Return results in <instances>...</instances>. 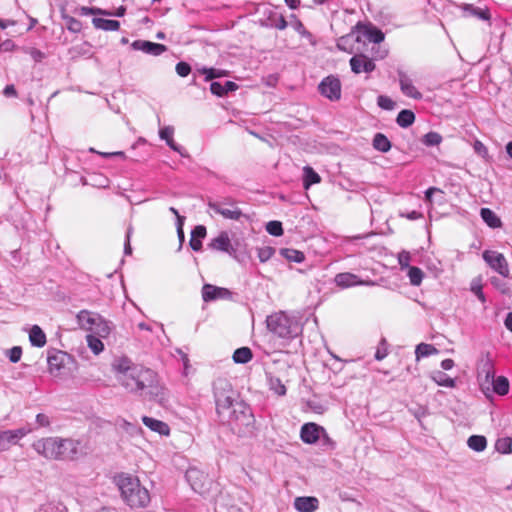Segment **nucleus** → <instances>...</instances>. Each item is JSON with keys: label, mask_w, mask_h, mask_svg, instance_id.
Masks as SVG:
<instances>
[{"label": "nucleus", "mask_w": 512, "mask_h": 512, "mask_svg": "<svg viewBox=\"0 0 512 512\" xmlns=\"http://www.w3.org/2000/svg\"><path fill=\"white\" fill-rule=\"evenodd\" d=\"M22 349L19 346H14L8 350V357L12 363H17L21 359Z\"/></svg>", "instance_id": "864d4df0"}, {"label": "nucleus", "mask_w": 512, "mask_h": 512, "mask_svg": "<svg viewBox=\"0 0 512 512\" xmlns=\"http://www.w3.org/2000/svg\"><path fill=\"white\" fill-rule=\"evenodd\" d=\"M3 94L6 97H15L17 95V92L14 85H7L3 90Z\"/></svg>", "instance_id": "69168bd1"}, {"label": "nucleus", "mask_w": 512, "mask_h": 512, "mask_svg": "<svg viewBox=\"0 0 512 512\" xmlns=\"http://www.w3.org/2000/svg\"><path fill=\"white\" fill-rule=\"evenodd\" d=\"M190 247L194 251H200L202 248V239L191 238L190 239Z\"/></svg>", "instance_id": "338daca9"}, {"label": "nucleus", "mask_w": 512, "mask_h": 512, "mask_svg": "<svg viewBox=\"0 0 512 512\" xmlns=\"http://www.w3.org/2000/svg\"><path fill=\"white\" fill-rule=\"evenodd\" d=\"M320 441L325 450H333L336 447L335 441L329 437L325 429L324 433H321Z\"/></svg>", "instance_id": "3c124183"}, {"label": "nucleus", "mask_w": 512, "mask_h": 512, "mask_svg": "<svg viewBox=\"0 0 512 512\" xmlns=\"http://www.w3.org/2000/svg\"><path fill=\"white\" fill-rule=\"evenodd\" d=\"M267 327L273 334L283 339H294L302 333L299 322L283 312L268 316Z\"/></svg>", "instance_id": "423d86ee"}, {"label": "nucleus", "mask_w": 512, "mask_h": 512, "mask_svg": "<svg viewBox=\"0 0 512 512\" xmlns=\"http://www.w3.org/2000/svg\"><path fill=\"white\" fill-rule=\"evenodd\" d=\"M29 340L32 346L40 348L46 344V335L38 325H33L29 332Z\"/></svg>", "instance_id": "bb28decb"}, {"label": "nucleus", "mask_w": 512, "mask_h": 512, "mask_svg": "<svg viewBox=\"0 0 512 512\" xmlns=\"http://www.w3.org/2000/svg\"><path fill=\"white\" fill-rule=\"evenodd\" d=\"M175 69H176L177 74L179 76H181V77H186L191 72V67L186 62H179V63H177Z\"/></svg>", "instance_id": "5fc2aeb1"}, {"label": "nucleus", "mask_w": 512, "mask_h": 512, "mask_svg": "<svg viewBox=\"0 0 512 512\" xmlns=\"http://www.w3.org/2000/svg\"><path fill=\"white\" fill-rule=\"evenodd\" d=\"M485 262L503 277L509 274V268L506 258L497 251L486 250L482 254Z\"/></svg>", "instance_id": "9d476101"}, {"label": "nucleus", "mask_w": 512, "mask_h": 512, "mask_svg": "<svg viewBox=\"0 0 512 512\" xmlns=\"http://www.w3.org/2000/svg\"><path fill=\"white\" fill-rule=\"evenodd\" d=\"M201 477H203V474L197 469H189L186 472L187 481L191 484L192 489L199 493H203V485L197 482Z\"/></svg>", "instance_id": "2f4dec72"}, {"label": "nucleus", "mask_w": 512, "mask_h": 512, "mask_svg": "<svg viewBox=\"0 0 512 512\" xmlns=\"http://www.w3.org/2000/svg\"><path fill=\"white\" fill-rule=\"evenodd\" d=\"M287 25V21L283 16H280L277 20H274V27L279 30H284Z\"/></svg>", "instance_id": "0e129e2a"}, {"label": "nucleus", "mask_w": 512, "mask_h": 512, "mask_svg": "<svg viewBox=\"0 0 512 512\" xmlns=\"http://www.w3.org/2000/svg\"><path fill=\"white\" fill-rule=\"evenodd\" d=\"M69 355L60 350H51L48 352L47 362L50 374L59 376L62 369L66 366Z\"/></svg>", "instance_id": "f8f14e48"}, {"label": "nucleus", "mask_w": 512, "mask_h": 512, "mask_svg": "<svg viewBox=\"0 0 512 512\" xmlns=\"http://www.w3.org/2000/svg\"><path fill=\"white\" fill-rule=\"evenodd\" d=\"M410 261H411V255L408 251L402 250L398 254V263L400 265L401 270L409 269V267H411Z\"/></svg>", "instance_id": "09e8293b"}, {"label": "nucleus", "mask_w": 512, "mask_h": 512, "mask_svg": "<svg viewBox=\"0 0 512 512\" xmlns=\"http://www.w3.org/2000/svg\"><path fill=\"white\" fill-rule=\"evenodd\" d=\"M174 135V127L173 126H165L159 130V137L161 140L166 141L170 139Z\"/></svg>", "instance_id": "4d7b16f0"}, {"label": "nucleus", "mask_w": 512, "mask_h": 512, "mask_svg": "<svg viewBox=\"0 0 512 512\" xmlns=\"http://www.w3.org/2000/svg\"><path fill=\"white\" fill-rule=\"evenodd\" d=\"M132 233H133V227L130 225L127 228L126 239H125V243H124V254L125 255H131L132 254V247H131V244H130V239H131Z\"/></svg>", "instance_id": "6e6d98bb"}, {"label": "nucleus", "mask_w": 512, "mask_h": 512, "mask_svg": "<svg viewBox=\"0 0 512 512\" xmlns=\"http://www.w3.org/2000/svg\"><path fill=\"white\" fill-rule=\"evenodd\" d=\"M280 254L290 262L301 263L304 261V253L295 249L282 248Z\"/></svg>", "instance_id": "f704fd0d"}, {"label": "nucleus", "mask_w": 512, "mask_h": 512, "mask_svg": "<svg viewBox=\"0 0 512 512\" xmlns=\"http://www.w3.org/2000/svg\"><path fill=\"white\" fill-rule=\"evenodd\" d=\"M471 291L477 296V298L484 303L486 301L485 295L482 292V287L480 284L472 283Z\"/></svg>", "instance_id": "bf43d9fd"}, {"label": "nucleus", "mask_w": 512, "mask_h": 512, "mask_svg": "<svg viewBox=\"0 0 512 512\" xmlns=\"http://www.w3.org/2000/svg\"><path fill=\"white\" fill-rule=\"evenodd\" d=\"M268 384L270 390H272L278 396H284L286 394V386L282 383V381L275 376H268Z\"/></svg>", "instance_id": "e433bc0d"}, {"label": "nucleus", "mask_w": 512, "mask_h": 512, "mask_svg": "<svg viewBox=\"0 0 512 512\" xmlns=\"http://www.w3.org/2000/svg\"><path fill=\"white\" fill-rule=\"evenodd\" d=\"M432 379L439 386L453 388L456 385L455 380L442 371L433 372Z\"/></svg>", "instance_id": "7c9ffc66"}, {"label": "nucleus", "mask_w": 512, "mask_h": 512, "mask_svg": "<svg viewBox=\"0 0 512 512\" xmlns=\"http://www.w3.org/2000/svg\"><path fill=\"white\" fill-rule=\"evenodd\" d=\"M199 73L205 75V81H211L215 78H220L226 76V71L216 68H206L203 67L198 70Z\"/></svg>", "instance_id": "a19ab883"}, {"label": "nucleus", "mask_w": 512, "mask_h": 512, "mask_svg": "<svg viewBox=\"0 0 512 512\" xmlns=\"http://www.w3.org/2000/svg\"><path fill=\"white\" fill-rule=\"evenodd\" d=\"M321 182L320 175L310 166L303 168V187L309 189L312 185Z\"/></svg>", "instance_id": "a878e982"}, {"label": "nucleus", "mask_w": 512, "mask_h": 512, "mask_svg": "<svg viewBox=\"0 0 512 512\" xmlns=\"http://www.w3.org/2000/svg\"><path fill=\"white\" fill-rule=\"evenodd\" d=\"M377 104L379 107L385 110H392L395 106V102L391 98L384 95L378 96Z\"/></svg>", "instance_id": "8fccbe9b"}, {"label": "nucleus", "mask_w": 512, "mask_h": 512, "mask_svg": "<svg viewBox=\"0 0 512 512\" xmlns=\"http://www.w3.org/2000/svg\"><path fill=\"white\" fill-rule=\"evenodd\" d=\"M495 449L499 453L509 454L512 452V438L503 437L499 438L495 443Z\"/></svg>", "instance_id": "ea45409f"}, {"label": "nucleus", "mask_w": 512, "mask_h": 512, "mask_svg": "<svg viewBox=\"0 0 512 512\" xmlns=\"http://www.w3.org/2000/svg\"><path fill=\"white\" fill-rule=\"evenodd\" d=\"M480 216L482 220L491 228H499L502 224L496 213L489 208H481Z\"/></svg>", "instance_id": "cd10ccee"}, {"label": "nucleus", "mask_w": 512, "mask_h": 512, "mask_svg": "<svg viewBox=\"0 0 512 512\" xmlns=\"http://www.w3.org/2000/svg\"><path fill=\"white\" fill-rule=\"evenodd\" d=\"M208 210L221 215L224 219L239 221L243 212L237 206V202L231 197H225L220 200H209Z\"/></svg>", "instance_id": "0eeeda50"}, {"label": "nucleus", "mask_w": 512, "mask_h": 512, "mask_svg": "<svg viewBox=\"0 0 512 512\" xmlns=\"http://www.w3.org/2000/svg\"><path fill=\"white\" fill-rule=\"evenodd\" d=\"M319 90L326 98L331 101H337L341 97L340 80L334 76H328L321 81Z\"/></svg>", "instance_id": "9b49d317"}, {"label": "nucleus", "mask_w": 512, "mask_h": 512, "mask_svg": "<svg viewBox=\"0 0 512 512\" xmlns=\"http://www.w3.org/2000/svg\"><path fill=\"white\" fill-rule=\"evenodd\" d=\"M294 29L303 36H310V33L305 29L303 23L300 20L295 21Z\"/></svg>", "instance_id": "680f3d73"}, {"label": "nucleus", "mask_w": 512, "mask_h": 512, "mask_svg": "<svg viewBox=\"0 0 512 512\" xmlns=\"http://www.w3.org/2000/svg\"><path fill=\"white\" fill-rule=\"evenodd\" d=\"M407 270V276L409 278L411 285L419 286L422 283L424 277L423 271L416 266L409 267V269Z\"/></svg>", "instance_id": "58836bf2"}, {"label": "nucleus", "mask_w": 512, "mask_h": 512, "mask_svg": "<svg viewBox=\"0 0 512 512\" xmlns=\"http://www.w3.org/2000/svg\"><path fill=\"white\" fill-rule=\"evenodd\" d=\"M253 357L252 351L248 347H241L234 351L233 360L235 363L246 364Z\"/></svg>", "instance_id": "72a5a7b5"}, {"label": "nucleus", "mask_w": 512, "mask_h": 512, "mask_svg": "<svg viewBox=\"0 0 512 512\" xmlns=\"http://www.w3.org/2000/svg\"><path fill=\"white\" fill-rule=\"evenodd\" d=\"M208 247L212 250L231 253L234 251L229 235L226 231H222L219 235L213 238Z\"/></svg>", "instance_id": "aec40b11"}, {"label": "nucleus", "mask_w": 512, "mask_h": 512, "mask_svg": "<svg viewBox=\"0 0 512 512\" xmlns=\"http://www.w3.org/2000/svg\"><path fill=\"white\" fill-rule=\"evenodd\" d=\"M230 427L233 433L241 437H250L255 432V418L249 405L246 403L234 404V409L220 420Z\"/></svg>", "instance_id": "7ed1b4c3"}, {"label": "nucleus", "mask_w": 512, "mask_h": 512, "mask_svg": "<svg viewBox=\"0 0 512 512\" xmlns=\"http://www.w3.org/2000/svg\"><path fill=\"white\" fill-rule=\"evenodd\" d=\"M92 24L96 29L103 31H117L120 28V22L117 20H109L100 17H94Z\"/></svg>", "instance_id": "393cba45"}, {"label": "nucleus", "mask_w": 512, "mask_h": 512, "mask_svg": "<svg viewBox=\"0 0 512 512\" xmlns=\"http://www.w3.org/2000/svg\"><path fill=\"white\" fill-rule=\"evenodd\" d=\"M230 295L231 292L226 288L217 287L212 284H205L202 287V298L205 302L228 298Z\"/></svg>", "instance_id": "f3484780"}, {"label": "nucleus", "mask_w": 512, "mask_h": 512, "mask_svg": "<svg viewBox=\"0 0 512 512\" xmlns=\"http://www.w3.org/2000/svg\"><path fill=\"white\" fill-rule=\"evenodd\" d=\"M214 398L216 411L219 419L229 416L234 409V404L244 403L239 400L238 393L233 389L231 383L223 378H219L214 382Z\"/></svg>", "instance_id": "39448f33"}, {"label": "nucleus", "mask_w": 512, "mask_h": 512, "mask_svg": "<svg viewBox=\"0 0 512 512\" xmlns=\"http://www.w3.org/2000/svg\"><path fill=\"white\" fill-rule=\"evenodd\" d=\"M132 49L142 51L146 54L159 56L167 51V46L147 40H135L131 44Z\"/></svg>", "instance_id": "2eb2a0df"}, {"label": "nucleus", "mask_w": 512, "mask_h": 512, "mask_svg": "<svg viewBox=\"0 0 512 512\" xmlns=\"http://www.w3.org/2000/svg\"><path fill=\"white\" fill-rule=\"evenodd\" d=\"M87 345L91 349V351L98 355L104 350V344L103 342L95 337L94 335H87L86 337Z\"/></svg>", "instance_id": "79ce46f5"}, {"label": "nucleus", "mask_w": 512, "mask_h": 512, "mask_svg": "<svg viewBox=\"0 0 512 512\" xmlns=\"http://www.w3.org/2000/svg\"><path fill=\"white\" fill-rule=\"evenodd\" d=\"M400 89L404 95L413 99H421L422 94L413 85V80L403 71L398 72Z\"/></svg>", "instance_id": "a211bd4d"}, {"label": "nucleus", "mask_w": 512, "mask_h": 512, "mask_svg": "<svg viewBox=\"0 0 512 512\" xmlns=\"http://www.w3.org/2000/svg\"><path fill=\"white\" fill-rule=\"evenodd\" d=\"M442 141V136L437 132H428L424 135L422 142L426 146H436L439 145Z\"/></svg>", "instance_id": "c03bdc74"}, {"label": "nucleus", "mask_w": 512, "mask_h": 512, "mask_svg": "<svg viewBox=\"0 0 512 512\" xmlns=\"http://www.w3.org/2000/svg\"><path fill=\"white\" fill-rule=\"evenodd\" d=\"M36 422L41 427H47L50 424L49 417L42 413H40L36 416Z\"/></svg>", "instance_id": "052dcab7"}, {"label": "nucleus", "mask_w": 512, "mask_h": 512, "mask_svg": "<svg viewBox=\"0 0 512 512\" xmlns=\"http://www.w3.org/2000/svg\"><path fill=\"white\" fill-rule=\"evenodd\" d=\"M31 432L32 429L30 427L0 431V452L6 451L11 446L16 445L23 437Z\"/></svg>", "instance_id": "1a4fd4ad"}, {"label": "nucleus", "mask_w": 512, "mask_h": 512, "mask_svg": "<svg viewBox=\"0 0 512 512\" xmlns=\"http://www.w3.org/2000/svg\"><path fill=\"white\" fill-rule=\"evenodd\" d=\"M461 8L463 10V16L465 17H476L484 21L490 19V13L488 9H481L473 6L472 4H465Z\"/></svg>", "instance_id": "b1692460"}, {"label": "nucleus", "mask_w": 512, "mask_h": 512, "mask_svg": "<svg viewBox=\"0 0 512 512\" xmlns=\"http://www.w3.org/2000/svg\"><path fill=\"white\" fill-rule=\"evenodd\" d=\"M275 253V249L270 246H264L258 249V258L260 262H267Z\"/></svg>", "instance_id": "de8ad7c7"}, {"label": "nucleus", "mask_w": 512, "mask_h": 512, "mask_svg": "<svg viewBox=\"0 0 512 512\" xmlns=\"http://www.w3.org/2000/svg\"><path fill=\"white\" fill-rule=\"evenodd\" d=\"M266 231L272 236H281L283 234V227L280 221H269L266 224Z\"/></svg>", "instance_id": "49530a36"}, {"label": "nucleus", "mask_w": 512, "mask_h": 512, "mask_svg": "<svg viewBox=\"0 0 512 512\" xmlns=\"http://www.w3.org/2000/svg\"><path fill=\"white\" fill-rule=\"evenodd\" d=\"M505 327L512 332V312H509L504 321Z\"/></svg>", "instance_id": "774afa93"}, {"label": "nucleus", "mask_w": 512, "mask_h": 512, "mask_svg": "<svg viewBox=\"0 0 512 512\" xmlns=\"http://www.w3.org/2000/svg\"><path fill=\"white\" fill-rule=\"evenodd\" d=\"M350 66H351V70L355 74H360L362 72L370 73V72L374 71L375 67H376L373 60L368 58L364 54L354 55L350 59Z\"/></svg>", "instance_id": "dca6fc26"}, {"label": "nucleus", "mask_w": 512, "mask_h": 512, "mask_svg": "<svg viewBox=\"0 0 512 512\" xmlns=\"http://www.w3.org/2000/svg\"><path fill=\"white\" fill-rule=\"evenodd\" d=\"M142 421L144 425L147 426L152 431L157 432L160 435H169L170 428L165 422L148 416H143Z\"/></svg>", "instance_id": "5701e85b"}, {"label": "nucleus", "mask_w": 512, "mask_h": 512, "mask_svg": "<svg viewBox=\"0 0 512 512\" xmlns=\"http://www.w3.org/2000/svg\"><path fill=\"white\" fill-rule=\"evenodd\" d=\"M165 142L173 151L179 153L182 157L189 156L187 151L182 146L175 143L173 137H171L170 139H167Z\"/></svg>", "instance_id": "603ef678"}, {"label": "nucleus", "mask_w": 512, "mask_h": 512, "mask_svg": "<svg viewBox=\"0 0 512 512\" xmlns=\"http://www.w3.org/2000/svg\"><path fill=\"white\" fill-rule=\"evenodd\" d=\"M467 445L476 452H482L487 447V440L482 435H472L468 438Z\"/></svg>", "instance_id": "c756f323"}, {"label": "nucleus", "mask_w": 512, "mask_h": 512, "mask_svg": "<svg viewBox=\"0 0 512 512\" xmlns=\"http://www.w3.org/2000/svg\"><path fill=\"white\" fill-rule=\"evenodd\" d=\"M415 121V114L408 109L401 110L396 118V123L402 127L407 128L411 126Z\"/></svg>", "instance_id": "c85d7f7f"}, {"label": "nucleus", "mask_w": 512, "mask_h": 512, "mask_svg": "<svg viewBox=\"0 0 512 512\" xmlns=\"http://www.w3.org/2000/svg\"><path fill=\"white\" fill-rule=\"evenodd\" d=\"M63 19L66 21L67 29L70 32L79 33L81 31L82 23L78 19L71 16H63Z\"/></svg>", "instance_id": "a18cd8bd"}, {"label": "nucleus", "mask_w": 512, "mask_h": 512, "mask_svg": "<svg viewBox=\"0 0 512 512\" xmlns=\"http://www.w3.org/2000/svg\"><path fill=\"white\" fill-rule=\"evenodd\" d=\"M79 442L73 439L47 437L33 443L34 450L46 459L74 460L79 454Z\"/></svg>", "instance_id": "f03ea898"}, {"label": "nucleus", "mask_w": 512, "mask_h": 512, "mask_svg": "<svg viewBox=\"0 0 512 512\" xmlns=\"http://www.w3.org/2000/svg\"><path fill=\"white\" fill-rule=\"evenodd\" d=\"M77 322L80 328L95 332L101 336L109 333V327L103 318L97 314L87 310H81L77 316Z\"/></svg>", "instance_id": "6e6552de"}, {"label": "nucleus", "mask_w": 512, "mask_h": 512, "mask_svg": "<svg viewBox=\"0 0 512 512\" xmlns=\"http://www.w3.org/2000/svg\"><path fill=\"white\" fill-rule=\"evenodd\" d=\"M438 350L432 344L420 343L417 345L415 354L416 358L428 357L433 354H437Z\"/></svg>", "instance_id": "4c0bfd02"}, {"label": "nucleus", "mask_w": 512, "mask_h": 512, "mask_svg": "<svg viewBox=\"0 0 512 512\" xmlns=\"http://www.w3.org/2000/svg\"><path fill=\"white\" fill-rule=\"evenodd\" d=\"M366 37L370 42L381 43L384 40V33L375 27H371L366 31Z\"/></svg>", "instance_id": "37998d69"}, {"label": "nucleus", "mask_w": 512, "mask_h": 512, "mask_svg": "<svg viewBox=\"0 0 512 512\" xmlns=\"http://www.w3.org/2000/svg\"><path fill=\"white\" fill-rule=\"evenodd\" d=\"M373 147L383 153L388 152L391 149V142L382 133H376L373 138Z\"/></svg>", "instance_id": "473e14b6"}, {"label": "nucleus", "mask_w": 512, "mask_h": 512, "mask_svg": "<svg viewBox=\"0 0 512 512\" xmlns=\"http://www.w3.org/2000/svg\"><path fill=\"white\" fill-rule=\"evenodd\" d=\"M293 505L298 512H314L319 507V500L313 496H300L295 498Z\"/></svg>", "instance_id": "412c9836"}, {"label": "nucleus", "mask_w": 512, "mask_h": 512, "mask_svg": "<svg viewBox=\"0 0 512 512\" xmlns=\"http://www.w3.org/2000/svg\"><path fill=\"white\" fill-rule=\"evenodd\" d=\"M321 433H324V427L314 422H308L302 425L300 438L304 443L311 445L320 440Z\"/></svg>", "instance_id": "ddd939ff"}, {"label": "nucleus", "mask_w": 512, "mask_h": 512, "mask_svg": "<svg viewBox=\"0 0 512 512\" xmlns=\"http://www.w3.org/2000/svg\"><path fill=\"white\" fill-rule=\"evenodd\" d=\"M238 89V85L233 81H226L224 84L214 81L210 85V91L212 94L223 97L228 92L236 91Z\"/></svg>", "instance_id": "4be33fe9"}, {"label": "nucleus", "mask_w": 512, "mask_h": 512, "mask_svg": "<svg viewBox=\"0 0 512 512\" xmlns=\"http://www.w3.org/2000/svg\"><path fill=\"white\" fill-rule=\"evenodd\" d=\"M112 366L118 382L128 392L144 396L160 405L168 401L167 391L154 370L134 364L127 357L116 359Z\"/></svg>", "instance_id": "f257e3e1"}, {"label": "nucleus", "mask_w": 512, "mask_h": 512, "mask_svg": "<svg viewBox=\"0 0 512 512\" xmlns=\"http://www.w3.org/2000/svg\"><path fill=\"white\" fill-rule=\"evenodd\" d=\"M400 216L405 217L409 220H418L423 217L422 213H420L418 211H411L408 213H400Z\"/></svg>", "instance_id": "e2e57ef3"}, {"label": "nucleus", "mask_w": 512, "mask_h": 512, "mask_svg": "<svg viewBox=\"0 0 512 512\" xmlns=\"http://www.w3.org/2000/svg\"><path fill=\"white\" fill-rule=\"evenodd\" d=\"M125 7H119L115 12H111L108 10H104L98 7H87L81 6L76 10V13L80 16H89V15H104V16H117L122 17L125 14Z\"/></svg>", "instance_id": "6ab92c4d"}, {"label": "nucleus", "mask_w": 512, "mask_h": 512, "mask_svg": "<svg viewBox=\"0 0 512 512\" xmlns=\"http://www.w3.org/2000/svg\"><path fill=\"white\" fill-rule=\"evenodd\" d=\"M335 283L341 288H349L357 285L373 286L375 282L372 280H361L357 275L344 272L335 276Z\"/></svg>", "instance_id": "4468645a"}, {"label": "nucleus", "mask_w": 512, "mask_h": 512, "mask_svg": "<svg viewBox=\"0 0 512 512\" xmlns=\"http://www.w3.org/2000/svg\"><path fill=\"white\" fill-rule=\"evenodd\" d=\"M206 236V228L203 225L196 226L191 232V238L204 239Z\"/></svg>", "instance_id": "13d9d810"}, {"label": "nucleus", "mask_w": 512, "mask_h": 512, "mask_svg": "<svg viewBox=\"0 0 512 512\" xmlns=\"http://www.w3.org/2000/svg\"><path fill=\"white\" fill-rule=\"evenodd\" d=\"M118 486L123 500L131 508H143L150 502V495L146 488L140 485L138 479L131 476L120 477Z\"/></svg>", "instance_id": "20e7f679"}, {"label": "nucleus", "mask_w": 512, "mask_h": 512, "mask_svg": "<svg viewBox=\"0 0 512 512\" xmlns=\"http://www.w3.org/2000/svg\"><path fill=\"white\" fill-rule=\"evenodd\" d=\"M493 390L498 395H506L509 392V381L504 376H498L493 380Z\"/></svg>", "instance_id": "c9c22d12"}]
</instances>
